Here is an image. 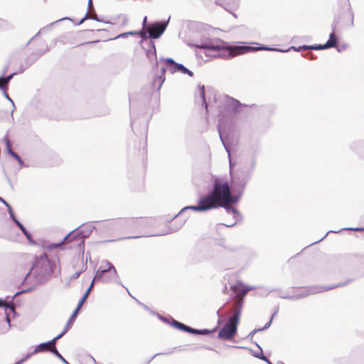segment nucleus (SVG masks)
Masks as SVG:
<instances>
[{
    "mask_svg": "<svg viewBox=\"0 0 364 364\" xmlns=\"http://www.w3.org/2000/svg\"><path fill=\"white\" fill-rule=\"evenodd\" d=\"M199 95L202 101V105L204 106L205 109H206V112H208V103L205 99V86L204 85H198V86Z\"/></svg>",
    "mask_w": 364,
    "mask_h": 364,
    "instance_id": "nucleus-28",
    "label": "nucleus"
},
{
    "mask_svg": "<svg viewBox=\"0 0 364 364\" xmlns=\"http://www.w3.org/2000/svg\"><path fill=\"white\" fill-rule=\"evenodd\" d=\"M55 267V263L48 258L47 254L36 256L34 263L25 277L24 282L33 272L35 284H43L51 277Z\"/></svg>",
    "mask_w": 364,
    "mask_h": 364,
    "instance_id": "nucleus-5",
    "label": "nucleus"
},
{
    "mask_svg": "<svg viewBox=\"0 0 364 364\" xmlns=\"http://www.w3.org/2000/svg\"><path fill=\"white\" fill-rule=\"evenodd\" d=\"M89 18V14H88V11L86 12L85 16L77 23V25H80L82 24L85 21V19H87Z\"/></svg>",
    "mask_w": 364,
    "mask_h": 364,
    "instance_id": "nucleus-57",
    "label": "nucleus"
},
{
    "mask_svg": "<svg viewBox=\"0 0 364 364\" xmlns=\"http://www.w3.org/2000/svg\"><path fill=\"white\" fill-rule=\"evenodd\" d=\"M98 42H99V41H90V42L84 43L82 45L93 44V43H98Z\"/></svg>",
    "mask_w": 364,
    "mask_h": 364,
    "instance_id": "nucleus-63",
    "label": "nucleus"
},
{
    "mask_svg": "<svg viewBox=\"0 0 364 364\" xmlns=\"http://www.w3.org/2000/svg\"><path fill=\"white\" fill-rule=\"evenodd\" d=\"M217 5L222 6L225 10L229 13L232 14V10L237 5V0H215Z\"/></svg>",
    "mask_w": 364,
    "mask_h": 364,
    "instance_id": "nucleus-23",
    "label": "nucleus"
},
{
    "mask_svg": "<svg viewBox=\"0 0 364 364\" xmlns=\"http://www.w3.org/2000/svg\"><path fill=\"white\" fill-rule=\"evenodd\" d=\"M257 346L259 348L260 351H259V355H256V358H259V359L267 362V360H268L269 359H267V357L265 355H264V354L262 353V349L258 345H257Z\"/></svg>",
    "mask_w": 364,
    "mask_h": 364,
    "instance_id": "nucleus-44",
    "label": "nucleus"
},
{
    "mask_svg": "<svg viewBox=\"0 0 364 364\" xmlns=\"http://www.w3.org/2000/svg\"><path fill=\"white\" fill-rule=\"evenodd\" d=\"M47 50H48V48L47 46H45V48L40 51L34 53L32 54V56L26 60V65H21L18 70L15 71L9 75H4V80L6 86H8L10 81L13 79V77L18 74L23 73L29 66H31L36 60H37L41 56H42Z\"/></svg>",
    "mask_w": 364,
    "mask_h": 364,
    "instance_id": "nucleus-11",
    "label": "nucleus"
},
{
    "mask_svg": "<svg viewBox=\"0 0 364 364\" xmlns=\"http://www.w3.org/2000/svg\"><path fill=\"white\" fill-rule=\"evenodd\" d=\"M348 282H346L343 284L341 283V284H338L334 286H313V287H311L308 288L307 289H306L305 292L302 293L301 294L294 295V296H287V295H284V294H280L279 296L282 299H290V300H297L299 299L305 297L309 294L323 292V291H328V290H330V289H334L336 287H343V286L348 284Z\"/></svg>",
    "mask_w": 364,
    "mask_h": 364,
    "instance_id": "nucleus-9",
    "label": "nucleus"
},
{
    "mask_svg": "<svg viewBox=\"0 0 364 364\" xmlns=\"http://www.w3.org/2000/svg\"><path fill=\"white\" fill-rule=\"evenodd\" d=\"M16 225L18 227V228L21 230L23 234L26 236L28 233H29V231L27 230V229L23 225V224L21 222H18Z\"/></svg>",
    "mask_w": 364,
    "mask_h": 364,
    "instance_id": "nucleus-40",
    "label": "nucleus"
},
{
    "mask_svg": "<svg viewBox=\"0 0 364 364\" xmlns=\"http://www.w3.org/2000/svg\"><path fill=\"white\" fill-rule=\"evenodd\" d=\"M105 264L107 265L109 270L104 275L103 283L117 282L118 283L119 275L114 267V266L108 260H103L102 264Z\"/></svg>",
    "mask_w": 364,
    "mask_h": 364,
    "instance_id": "nucleus-17",
    "label": "nucleus"
},
{
    "mask_svg": "<svg viewBox=\"0 0 364 364\" xmlns=\"http://www.w3.org/2000/svg\"><path fill=\"white\" fill-rule=\"evenodd\" d=\"M220 206H184L183 209H181L177 214H174L171 217H168L164 219V222L166 223H168L173 220L175 218H182L183 220L178 226L171 227L166 225L165 228L159 232H157L154 235H166L170 233H173L178 230L182 225L184 224L187 218L191 215V213L193 212H205L209 210L212 208H218ZM223 208L225 212L228 215H231L232 218L235 219V222L232 224H223L220 223L218 226H226V227H232L234 226L238 221L242 220V215L236 208V206H220Z\"/></svg>",
    "mask_w": 364,
    "mask_h": 364,
    "instance_id": "nucleus-3",
    "label": "nucleus"
},
{
    "mask_svg": "<svg viewBox=\"0 0 364 364\" xmlns=\"http://www.w3.org/2000/svg\"><path fill=\"white\" fill-rule=\"evenodd\" d=\"M157 316H158V317L159 318L160 320L163 321L164 322H165L166 323H169L171 325V322H169V320H168V318H166V317L160 315L159 314H157Z\"/></svg>",
    "mask_w": 364,
    "mask_h": 364,
    "instance_id": "nucleus-55",
    "label": "nucleus"
},
{
    "mask_svg": "<svg viewBox=\"0 0 364 364\" xmlns=\"http://www.w3.org/2000/svg\"><path fill=\"white\" fill-rule=\"evenodd\" d=\"M136 35H138L142 41H146L147 44L149 45V41H152L150 39L147 32V27L146 28H142L140 31H135Z\"/></svg>",
    "mask_w": 364,
    "mask_h": 364,
    "instance_id": "nucleus-30",
    "label": "nucleus"
},
{
    "mask_svg": "<svg viewBox=\"0 0 364 364\" xmlns=\"http://www.w3.org/2000/svg\"><path fill=\"white\" fill-rule=\"evenodd\" d=\"M8 101H9L11 103V105H12V110L11 112V119H14V115L13 114H14V110L16 109V106H15L14 102L13 101V100L11 97H9V99H8Z\"/></svg>",
    "mask_w": 364,
    "mask_h": 364,
    "instance_id": "nucleus-47",
    "label": "nucleus"
},
{
    "mask_svg": "<svg viewBox=\"0 0 364 364\" xmlns=\"http://www.w3.org/2000/svg\"><path fill=\"white\" fill-rule=\"evenodd\" d=\"M50 352H51L53 354H54L58 358H59L64 364H70L68 363V360H66L63 355L59 353L58 349L55 348V346L51 348L50 350Z\"/></svg>",
    "mask_w": 364,
    "mask_h": 364,
    "instance_id": "nucleus-33",
    "label": "nucleus"
},
{
    "mask_svg": "<svg viewBox=\"0 0 364 364\" xmlns=\"http://www.w3.org/2000/svg\"><path fill=\"white\" fill-rule=\"evenodd\" d=\"M58 340V338L55 337L52 340L47 341L46 343H47L48 347L55 346Z\"/></svg>",
    "mask_w": 364,
    "mask_h": 364,
    "instance_id": "nucleus-48",
    "label": "nucleus"
},
{
    "mask_svg": "<svg viewBox=\"0 0 364 364\" xmlns=\"http://www.w3.org/2000/svg\"><path fill=\"white\" fill-rule=\"evenodd\" d=\"M25 237L31 245H36V242L33 240L32 235L30 232Z\"/></svg>",
    "mask_w": 364,
    "mask_h": 364,
    "instance_id": "nucleus-46",
    "label": "nucleus"
},
{
    "mask_svg": "<svg viewBox=\"0 0 364 364\" xmlns=\"http://www.w3.org/2000/svg\"><path fill=\"white\" fill-rule=\"evenodd\" d=\"M0 201L4 204V205H9L4 198H2L1 197H0Z\"/></svg>",
    "mask_w": 364,
    "mask_h": 364,
    "instance_id": "nucleus-64",
    "label": "nucleus"
},
{
    "mask_svg": "<svg viewBox=\"0 0 364 364\" xmlns=\"http://www.w3.org/2000/svg\"><path fill=\"white\" fill-rule=\"evenodd\" d=\"M232 290L238 294L242 296L246 295L250 291L256 289V287L248 286L244 284L242 282H237L234 286L232 287Z\"/></svg>",
    "mask_w": 364,
    "mask_h": 364,
    "instance_id": "nucleus-21",
    "label": "nucleus"
},
{
    "mask_svg": "<svg viewBox=\"0 0 364 364\" xmlns=\"http://www.w3.org/2000/svg\"><path fill=\"white\" fill-rule=\"evenodd\" d=\"M189 36L191 38L187 43L189 46L204 50L207 56L213 58H231L233 46L224 41L209 36L208 25L197 21L189 22L188 26Z\"/></svg>",
    "mask_w": 364,
    "mask_h": 364,
    "instance_id": "nucleus-1",
    "label": "nucleus"
},
{
    "mask_svg": "<svg viewBox=\"0 0 364 364\" xmlns=\"http://www.w3.org/2000/svg\"><path fill=\"white\" fill-rule=\"evenodd\" d=\"M256 163L257 160L255 156L240 161L238 167L232 177L235 182L237 183V188L243 190L255 171Z\"/></svg>",
    "mask_w": 364,
    "mask_h": 364,
    "instance_id": "nucleus-6",
    "label": "nucleus"
},
{
    "mask_svg": "<svg viewBox=\"0 0 364 364\" xmlns=\"http://www.w3.org/2000/svg\"><path fill=\"white\" fill-rule=\"evenodd\" d=\"M170 17L167 20L154 21L147 26V32L150 39L159 38L165 32L169 23Z\"/></svg>",
    "mask_w": 364,
    "mask_h": 364,
    "instance_id": "nucleus-12",
    "label": "nucleus"
},
{
    "mask_svg": "<svg viewBox=\"0 0 364 364\" xmlns=\"http://www.w3.org/2000/svg\"><path fill=\"white\" fill-rule=\"evenodd\" d=\"M218 132H219V136H220V141H221L226 152L228 153V156H230V151L229 144L225 141L223 134H221L220 129L219 127H218Z\"/></svg>",
    "mask_w": 364,
    "mask_h": 364,
    "instance_id": "nucleus-34",
    "label": "nucleus"
},
{
    "mask_svg": "<svg viewBox=\"0 0 364 364\" xmlns=\"http://www.w3.org/2000/svg\"><path fill=\"white\" fill-rule=\"evenodd\" d=\"M302 56L305 57V58H309L311 60L316 59V57L312 53H309V54H306V55H302Z\"/></svg>",
    "mask_w": 364,
    "mask_h": 364,
    "instance_id": "nucleus-59",
    "label": "nucleus"
},
{
    "mask_svg": "<svg viewBox=\"0 0 364 364\" xmlns=\"http://www.w3.org/2000/svg\"><path fill=\"white\" fill-rule=\"evenodd\" d=\"M0 307L4 309L5 319L8 323L9 328H10L11 327L10 315L12 314L14 318L17 316L15 304L12 301H7L3 299H0Z\"/></svg>",
    "mask_w": 364,
    "mask_h": 364,
    "instance_id": "nucleus-15",
    "label": "nucleus"
},
{
    "mask_svg": "<svg viewBox=\"0 0 364 364\" xmlns=\"http://www.w3.org/2000/svg\"><path fill=\"white\" fill-rule=\"evenodd\" d=\"M50 349L51 348H49L48 347L46 342L41 343L36 346L33 352L27 353L24 358H21V360L16 363V364H22L24 362H26L28 359H29L32 355L44 351H50Z\"/></svg>",
    "mask_w": 364,
    "mask_h": 364,
    "instance_id": "nucleus-20",
    "label": "nucleus"
},
{
    "mask_svg": "<svg viewBox=\"0 0 364 364\" xmlns=\"http://www.w3.org/2000/svg\"><path fill=\"white\" fill-rule=\"evenodd\" d=\"M92 288H93V284H90L88 289L86 290V291L83 294L82 297L79 301L77 306L75 308V311L72 314V315L70 316V320H75V318L78 314V312L80 311V309L82 308V306L84 304L85 301H86L87 298L89 296Z\"/></svg>",
    "mask_w": 364,
    "mask_h": 364,
    "instance_id": "nucleus-22",
    "label": "nucleus"
},
{
    "mask_svg": "<svg viewBox=\"0 0 364 364\" xmlns=\"http://www.w3.org/2000/svg\"><path fill=\"white\" fill-rule=\"evenodd\" d=\"M16 225L18 227V228L21 230L23 234L26 236L28 233H29V231L27 230V229L23 225V224L21 222H18Z\"/></svg>",
    "mask_w": 364,
    "mask_h": 364,
    "instance_id": "nucleus-41",
    "label": "nucleus"
},
{
    "mask_svg": "<svg viewBox=\"0 0 364 364\" xmlns=\"http://www.w3.org/2000/svg\"><path fill=\"white\" fill-rule=\"evenodd\" d=\"M82 273V271H79V272H75L71 277H70V279H77L81 274Z\"/></svg>",
    "mask_w": 364,
    "mask_h": 364,
    "instance_id": "nucleus-53",
    "label": "nucleus"
},
{
    "mask_svg": "<svg viewBox=\"0 0 364 364\" xmlns=\"http://www.w3.org/2000/svg\"><path fill=\"white\" fill-rule=\"evenodd\" d=\"M102 268H103V264H102V262L100 267L95 272V274L94 276V278H93L91 284H94L95 282H98V281H101L103 282V279L105 278L104 275L107 273V272L109 270V269H106V268L102 269Z\"/></svg>",
    "mask_w": 364,
    "mask_h": 364,
    "instance_id": "nucleus-26",
    "label": "nucleus"
},
{
    "mask_svg": "<svg viewBox=\"0 0 364 364\" xmlns=\"http://www.w3.org/2000/svg\"><path fill=\"white\" fill-rule=\"evenodd\" d=\"M148 124L149 122L147 121L144 122L141 133L146 134L148 130ZM145 137L146 138V135H145Z\"/></svg>",
    "mask_w": 364,
    "mask_h": 364,
    "instance_id": "nucleus-50",
    "label": "nucleus"
},
{
    "mask_svg": "<svg viewBox=\"0 0 364 364\" xmlns=\"http://www.w3.org/2000/svg\"><path fill=\"white\" fill-rule=\"evenodd\" d=\"M217 316H218V324H220V323L223 321H222L223 316H222V314H220V310H218V311H217Z\"/></svg>",
    "mask_w": 364,
    "mask_h": 364,
    "instance_id": "nucleus-62",
    "label": "nucleus"
},
{
    "mask_svg": "<svg viewBox=\"0 0 364 364\" xmlns=\"http://www.w3.org/2000/svg\"><path fill=\"white\" fill-rule=\"evenodd\" d=\"M259 331H261L259 330V328L254 329L252 331H251V332L249 333V335H248L247 338H252L253 337V336H254L257 332H259Z\"/></svg>",
    "mask_w": 364,
    "mask_h": 364,
    "instance_id": "nucleus-58",
    "label": "nucleus"
},
{
    "mask_svg": "<svg viewBox=\"0 0 364 364\" xmlns=\"http://www.w3.org/2000/svg\"><path fill=\"white\" fill-rule=\"evenodd\" d=\"M342 230H353V231H357V232H360V231H364V228H342L339 230H329L328 231L325 235L321 237L320 240L313 242L312 244H315V243H317L321 240H323L324 238L326 237V236L329 234V233H331V232H333V233H339Z\"/></svg>",
    "mask_w": 364,
    "mask_h": 364,
    "instance_id": "nucleus-27",
    "label": "nucleus"
},
{
    "mask_svg": "<svg viewBox=\"0 0 364 364\" xmlns=\"http://www.w3.org/2000/svg\"><path fill=\"white\" fill-rule=\"evenodd\" d=\"M73 321L74 320H70V318L69 319V321L67 322L63 331L61 332L62 334L65 335L68 332V331L70 328V326Z\"/></svg>",
    "mask_w": 364,
    "mask_h": 364,
    "instance_id": "nucleus-42",
    "label": "nucleus"
},
{
    "mask_svg": "<svg viewBox=\"0 0 364 364\" xmlns=\"http://www.w3.org/2000/svg\"><path fill=\"white\" fill-rule=\"evenodd\" d=\"M89 19H92V20H94L97 22H104L105 23H109V24H112V25L116 24L115 22L104 21L102 19L99 18L97 15L95 13L94 15H92V14L89 15Z\"/></svg>",
    "mask_w": 364,
    "mask_h": 364,
    "instance_id": "nucleus-36",
    "label": "nucleus"
},
{
    "mask_svg": "<svg viewBox=\"0 0 364 364\" xmlns=\"http://www.w3.org/2000/svg\"><path fill=\"white\" fill-rule=\"evenodd\" d=\"M146 55L152 63V70L156 72L159 66V63L161 62L157 59L156 46L153 41H149V48L146 50Z\"/></svg>",
    "mask_w": 364,
    "mask_h": 364,
    "instance_id": "nucleus-16",
    "label": "nucleus"
},
{
    "mask_svg": "<svg viewBox=\"0 0 364 364\" xmlns=\"http://www.w3.org/2000/svg\"><path fill=\"white\" fill-rule=\"evenodd\" d=\"M354 15L351 11L350 3L346 2L341 14L335 17L331 28H334L338 31L345 28H351L354 26Z\"/></svg>",
    "mask_w": 364,
    "mask_h": 364,
    "instance_id": "nucleus-8",
    "label": "nucleus"
},
{
    "mask_svg": "<svg viewBox=\"0 0 364 364\" xmlns=\"http://www.w3.org/2000/svg\"><path fill=\"white\" fill-rule=\"evenodd\" d=\"M309 47H310V50H315L327 49L325 43L324 44L309 45Z\"/></svg>",
    "mask_w": 364,
    "mask_h": 364,
    "instance_id": "nucleus-37",
    "label": "nucleus"
},
{
    "mask_svg": "<svg viewBox=\"0 0 364 364\" xmlns=\"http://www.w3.org/2000/svg\"><path fill=\"white\" fill-rule=\"evenodd\" d=\"M346 48H347V45H343L342 46H339V47L337 46L336 49H337L338 52L341 53L343 50H345Z\"/></svg>",
    "mask_w": 364,
    "mask_h": 364,
    "instance_id": "nucleus-60",
    "label": "nucleus"
},
{
    "mask_svg": "<svg viewBox=\"0 0 364 364\" xmlns=\"http://www.w3.org/2000/svg\"><path fill=\"white\" fill-rule=\"evenodd\" d=\"M272 318H270V320L264 326L263 328H259V330L262 331H264V330L269 328L272 324Z\"/></svg>",
    "mask_w": 364,
    "mask_h": 364,
    "instance_id": "nucleus-52",
    "label": "nucleus"
},
{
    "mask_svg": "<svg viewBox=\"0 0 364 364\" xmlns=\"http://www.w3.org/2000/svg\"><path fill=\"white\" fill-rule=\"evenodd\" d=\"M336 31H338L334 28H332V31L329 35L328 41L325 43V45L328 48H337L338 43V38L336 36Z\"/></svg>",
    "mask_w": 364,
    "mask_h": 364,
    "instance_id": "nucleus-24",
    "label": "nucleus"
},
{
    "mask_svg": "<svg viewBox=\"0 0 364 364\" xmlns=\"http://www.w3.org/2000/svg\"><path fill=\"white\" fill-rule=\"evenodd\" d=\"M291 50L296 51V52H302V51H305L307 50H310V47H309V45H302L300 46H291L288 49H284V53L289 52Z\"/></svg>",
    "mask_w": 364,
    "mask_h": 364,
    "instance_id": "nucleus-32",
    "label": "nucleus"
},
{
    "mask_svg": "<svg viewBox=\"0 0 364 364\" xmlns=\"http://www.w3.org/2000/svg\"><path fill=\"white\" fill-rule=\"evenodd\" d=\"M118 18L121 19V25L126 26L128 23V18L124 14H119Z\"/></svg>",
    "mask_w": 364,
    "mask_h": 364,
    "instance_id": "nucleus-39",
    "label": "nucleus"
},
{
    "mask_svg": "<svg viewBox=\"0 0 364 364\" xmlns=\"http://www.w3.org/2000/svg\"><path fill=\"white\" fill-rule=\"evenodd\" d=\"M258 50H271V51H277L280 53H284V49L272 48L267 46L261 45L259 47H255L251 46H245V45H235L233 46V50L232 53V58L245 54L250 52H255Z\"/></svg>",
    "mask_w": 364,
    "mask_h": 364,
    "instance_id": "nucleus-10",
    "label": "nucleus"
},
{
    "mask_svg": "<svg viewBox=\"0 0 364 364\" xmlns=\"http://www.w3.org/2000/svg\"><path fill=\"white\" fill-rule=\"evenodd\" d=\"M228 158H229L230 174L231 178H232V176H233V174H232V171H233L232 168H233V166H235V164L232 162L230 156H228Z\"/></svg>",
    "mask_w": 364,
    "mask_h": 364,
    "instance_id": "nucleus-45",
    "label": "nucleus"
},
{
    "mask_svg": "<svg viewBox=\"0 0 364 364\" xmlns=\"http://www.w3.org/2000/svg\"><path fill=\"white\" fill-rule=\"evenodd\" d=\"M63 20H71V18H68V17H64V18H62L60 19H58L57 21H55V22H53L47 26H46L45 27L41 28L39 30V31L36 34V36H38L39 34L41 33H46V31H48V30L51 29L52 26L55 24L56 23L58 22H60L61 21H63Z\"/></svg>",
    "mask_w": 364,
    "mask_h": 364,
    "instance_id": "nucleus-29",
    "label": "nucleus"
},
{
    "mask_svg": "<svg viewBox=\"0 0 364 364\" xmlns=\"http://www.w3.org/2000/svg\"><path fill=\"white\" fill-rule=\"evenodd\" d=\"M148 24H147V17L145 16L143 19V22H142V28H146L147 27Z\"/></svg>",
    "mask_w": 364,
    "mask_h": 364,
    "instance_id": "nucleus-61",
    "label": "nucleus"
},
{
    "mask_svg": "<svg viewBox=\"0 0 364 364\" xmlns=\"http://www.w3.org/2000/svg\"><path fill=\"white\" fill-rule=\"evenodd\" d=\"M242 302L235 304L233 314L228 319L224 326L220 330L218 338L229 341L233 338L237 331V326L241 315Z\"/></svg>",
    "mask_w": 364,
    "mask_h": 364,
    "instance_id": "nucleus-7",
    "label": "nucleus"
},
{
    "mask_svg": "<svg viewBox=\"0 0 364 364\" xmlns=\"http://www.w3.org/2000/svg\"><path fill=\"white\" fill-rule=\"evenodd\" d=\"M7 207H8V211H9L10 218L16 225L18 223V222H20V221L17 219V218L15 215L14 210L12 208V206H7Z\"/></svg>",
    "mask_w": 364,
    "mask_h": 364,
    "instance_id": "nucleus-35",
    "label": "nucleus"
},
{
    "mask_svg": "<svg viewBox=\"0 0 364 364\" xmlns=\"http://www.w3.org/2000/svg\"><path fill=\"white\" fill-rule=\"evenodd\" d=\"M95 222L85 223L70 232L63 240L59 242L45 244L43 245V249L52 250L55 248L62 247L63 244H68L74 242V246L78 247L80 250L84 251L85 241L84 239L88 237L92 231L95 229Z\"/></svg>",
    "mask_w": 364,
    "mask_h": 364,
    "instance_id": "nucleus-4",
    "label": "nucleus"
},
{
    "mask_svg": "<svg viewBox=\"0 0 364 364\" xmlns=\"http://www.w3.org/2000/svg\"><path fill=\"white\" fill-rule=\"evenodd\" d=\"M161 62L167 63L168 70L171 73H181L190 77L193 76V73L181 63L176 62L172 58H161Z\"/></svg>",
    "mask_w": 364,
    "mask_h": 364,
    "instance_id": "nucleus-13",
    "label": "nucleus"
},
{
    "mask_svg": "<svg viewBox=\"0 0 364 364\" xmlns=\"http://www.w3.org/2000/svg\"><path fill=\"white\" fill-rule=\"evenodd\" d=\"M130 113H131V126H132V131L134 132H136V120H134L133 119V117H132V111L130 109Z\"/></svg>",
    "mask_w": 364,
    "mask_h": 364,
    "instance_id": "nucleus-43",
    "label": "nucleus"
},
{
    "mask_svg": "<svg viewBox=\"0 0 364 364\" xmlns=\"http://www.w3.org/2000/svg\"><path fill=\"white\" fill-rule=\"evenodd\" d=\"M216 329H217V328H215L213 330H209V329H206V328H204V329H196V328H193L191 334H195V335H208V334H210L213 332H215L216 331Z\"/></svg>",
    "mask_w": 364,
    "mask_h": 364,
    "instance_id": "nucleus-31",
    "label": "nucleus"
},
{
    "mask_svg": "<svg viewBox=\"0 0 364 364\" xmlns=\"http://www.w3.org/2000/svg\"><path fill=\"white\" fill-rule=\"evenodd\" d=\"M171 326H172L173 327L176 328V329L181 330L182 331H184V332H187L189 333H192V329H193L192 327L187 326L181 322H179V321L173 319V318H171Z\"/></svg>",
    "mask_w": 364,
    "mask_h": 364,
    "instance_id": "nucleus-25",
    "label": "nucleus"
},
{
    "mask_svg": "<svg viewBox=\"0 0 364 364\" xmlns=\"http://www.w3.org/2000/svg\"><path fill=\"white\" fill-rule=\"evenodd\" d=\"M136 33L135 31H129V32H124L119 35H118L115 38H126L128 36H135Z\"/></svg>",
    "mask_w": 364,
    "mask_h": 364,
    "instance_id": "nucleus-38",
    "label": "nucleus"
},
{
    "mask_svg": "<svg viewBox=\"0 0 364 364\" xmlns=\"http://www.w3.org/2000/svg\"><path fill=\"white\" fill-rule=\"evenodd\" d=\"M228 103L234 114H237L242 112L245 108L255 106V104L249 105L247 104L241 103L238 100L230 97H228Z\"/></svg>",
    "mask_w": 364,
    "mask_h": 364,
    "instance_id": "nucleus-19",
    "label": "nucleus"
},
{
    "mask_svg": "<svg viewBox=\"0 0 364 364\" xmlns=\"http://www.w3.org/2000/svg\"><path fill=\"white\" fill-rule=\"evenodd\" d=\"M6 87L4 80V75H0V90L4 89V87Z\"/></svg>",
    "mask_w": 364,
    "mask_h": 364,
    "instance_id": "nucleus-56",
    "label": "nucleus"
},
{
    "mask_svg": "<svg viewBox=\"0 0 364 364\" xmlns=\"http://www.w3.org/2000/svg\"><path fill=\"white\" fill-rule=\"evenodd\" d=\"M8 86L4 87V89H1L3 92L4 97L8 100L9 99L10 96L7 93Z\"/></svg>",
    "mask_w": 364,
    "mask_h": 364,
    "instance_id": "nucleus-54",
    "label": "nucleus"
},
{
    "mask_svg": "<svg viewBox=\"0 0 364 364\" xmlns=\"http://www.w3.org/2000/svg\"><path fill=\"white\" fill-rule=\"evenodd\" d=\"M212 189L201 197L197 205H235L242 196V189L230 186L228 181L220 177L212 178Z\"/></svg>",
    "mask_w": 364,
    "mask_h": 364,
    "instance_id": "nucleus-2",
    "label": "nucleus"
},
{
    "mask_svg": "<svg viewBox=\"0 0 364 364\" xmlns=\"http://www.w3.org/2000/svg\"><path fill=\"white\" fill-rule=\"evenodd\" d=\"M168 70L167 63H164V65L160 67V72L155 75L151 82V91L159 92L164 84L166 77L165 73Z\"/></svg>",
    "mask_w": 364,
    "mask_h": 364,
    "instance_id": "nucleus-14",
    "label": "nucleus"
},
{
    "mask_svg": "<svg viewBox=\"0 0 364 364\" xmlns=\"http://www.w3.org/2000/svg\"><path fill=\"white\" fill-rule=\"evenodd\" d=\"M4 141L6 145V153L16 160L21 167H28V166L23 162L20 156L12 150L11 143L9 138V132H7L6 134L4 136Z\"/></svg>",
    "mask_w": 364,
    "mask_h": 364,
    "instance_id": "nucleus-18",
    "label": "nucleus"
},
{
    "mask_svg": "<svg viewBox=\"0 0 364 364\" xmlns=\"http://www.w3.org/2000/svg\"><path fill=\"white\" fill-rule=\"evenodd\" d=\"M30 291H31V289H28L26 290L18 291L14 296H8L7 298L11 297V299H14L18 294H21L22 293H26V292H28Z\"/></svg>",
    "mask_w": 364,
    "mask_h": 364,
    "instance_id": "nucleus-49",
    "label": "nucleus"
},
{
    "mask_svg": "<svg viewBox=\"0 0 364 364\" xmlns=\"http://www.w3.org/2000/svg\"><path fill=\"white\" fill-rule=\"evenodd\" d=\"M9 68V63H6L4 66L2 71H1V75H5L7 73Z\"/></svg>",
    "mask_w": 364,
    "mask_h": 364,
    "instance_id": "nucleus-51",
    "label": "nucleus"
}]
</instances>
